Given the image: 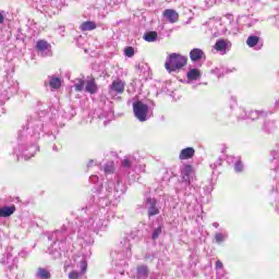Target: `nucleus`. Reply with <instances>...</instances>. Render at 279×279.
<instances>
[{"label": "nucleus", "instance_id": "f257e3e1", "mask_svg": "<svg viewBox=\"0 0 279 279\" xmlns=\"http://www.w3.org/2000/svg\"><path fill=\"white\" fill-rule=\"evenodd\" d=\"M186 57L179 53H171L165 63V69L168 73H173L174 71H180L183 66H186Z\"/></svg>", "mask_w": 279, "mask_h": 279}, {"label": "nucleus", "instance_id": "f03ea898", "mask_svg": "<svg viewBox=\"0 0 279 279\" xmlns=\"http://www.w3.org/2000/svg\"><path fill=\"white\" fill-rule=\"evenodd\" d=\"M133 112L138 121H147V112H149V107L143 104V101H136L133 104Z\"/></svg>", "mask_w": 279, "mask_h": 279}, {"label": "nucleus", "instance_id": "7ed1b4c3", "mask_svg": "<svg viewBox=\"0 0 279 279\" xmlns=\"http://www.w3.org/2000/svg\"><path fill=\"white\" fill-rule=\"evenodd\" d=\"M109 92L116 93V95H123L125 93V82L117 78L109 85Z\"/></svg>", "mask_w": 279, "mask_h": 279}, {"label": "nucleus", "instance_id": "20e7f679", "mask_svg": "<svg viewBox=\"0 0 279 279\" xmlns=\"http://www.w3.org/2000/svg\"><path fill=\"white\" fill-rule=\"evenodd\" d=\"M162 16L163 19H166L168 21V23H178L180 21V13H178L175 10L173 9H166L162 12Z\"/></svg>", "mask_w": 279, "mask_h": 279}, {"label": "nucleus", "instance_id": "39448f33", "mask_svg": "<svg viewBox=\"0 0 279 279\" xmlns=\"http://www.w3.org/2000/svg\"><path fill=\"white\" fill-rule=\"evenodd\" d=\"M190 59L192 62H199L206 60V53L199 48H194L190 51Z\"/></svg>", "mask_w": 279, "mask_h": 279}, {"label": "nucleus", "instance_id": "423d86ee", "mask_svg": "<svg viewBox=\"0 0 279 279\" xmlns=\"http://www.w3.org/2000/svg\"><path fill=\"white\" fill-rule=\"evenodd\" d=\"M85 90L86 93H89L90 95H95L97 90H99V87L97 86V82L95 81V77H92L90 80L86 81L85 83Z\"/></svg>", "mask_w": 279, "mask_h": 279}, {"label": "nucleus", "instance_id": "0eeeda50", "mask_svg": "<svg viewBox=\"0 0 279 279\" xmlns=\"http://www.w3.org/2000/svg\"><path fill=\"white\" fill-rule=\"evenodd\" d=\"M195 156V148L193 147H186L181 150L179 158L180 160H191Z\"/></svg>", "mask_w": 279, "mask_h": 279}, {"label": "nucleus", "instance_id": "6e6552de", "mask_svg": "<svg viewBox=\"0 0 279 279\" xmlns=\"http://www.w3.org/2000/svg\"><path fill=\"white\" fill-rule=\"evenodd\" d=\"M16 213V206H4L0 207V217L7 218L12 217Z\"/></svg>", "mask_w": 279, "mask_h": 279}, {"label": "nucleus", "instance_id": "1a4fd4ad", "mask_svg": "<svg viewBox=\"0 0 279 279\" xmlns=\"http://www.w3.org/2000/svg\"><path fill=\"white\" fill-rule=\"evenodd\" d=\"M228 45H230V41H228V39L220 38L214 45V49L216 51H226L228 49Z\"/></svg>", "mask_w": 279, "mask_h": 279}, {"label": "nucleus", "instance_id": "9d476101", "mask_svg": "<svg viewBox=\"0 0 279 279\" xmlns=\"http://www.w3.org/2000/svg\"><path fill=\"white\" fill-rule=\"evenodd\" d=\"M81 32H93V29H97V24L93 21L83 22L80 26Z\"/></svg>", "mask_w": 279, "mask_h": 279}, {"label": "nucleus", "instance_id": "9b49d317", "mask_svg": "<svg viewBox=\"0 0 279 279\" xmlns=\"http://www.w3.org/2000/svg\"><path fill=\"white\" fill-rule=\"evenodd\" d=\"M191 173H193V166L186 165L181 172L183 182H189V180H191Z\"/></svg>", "mask_w": 279, "mask_h": 279}, {"label": "nucleus", "instance_id": "f8f14e48", "mask_svg": "<svg viewBox=\"0 0 279 279\" xmlns=\"http://www.w3.org/2000/svg\"><path fill=\"white\" fill-rule=\"evenodd\" d=\"M37 51H47L48 49H51V44L45 39H40L36 44Z\"/></svg>", "mask_w": 279, "mask_h": 279}, {"label": "nucleus", "instance_id": "ddd939ff", "mask_svg": "<svg viewBox=\"0 0 279 279\" xmlns=\"http://www.w3.org/2000/svg\"><path fill=\"white\" fill-rule=\"evenodd\" d=\"M157 39L158 33L156 31L148 32L144 35V40H146V43H156Z\"/></svg>", "mask_w": 279, "mask_h": 279}, {"label": "nucleus", "instance_id": "4468645a", "mask_svg": "<svg viewBox=\"0 0 279 279\" xmlns=\"http://www.w3.org/2000/svg\"><path fill=\"white\" fill-rule=\"evenodd\" d=\"M102 171H104L107 175H112V173H114V171H116L114 161H109V162H107V163L102 167Z\"/></svg>", "mask_w": 279, "mask_h": 279}, {"label": "nucleus", "instance_id": "2eb2a0df", "mask_svg": "<svg viewBox=\"0 0 279 279\" xmlns=\"http://www.w3.org/2000/svg\"><path fill=\"white\" fill-rule=\"evenodd\" d=\"M202 77V73L197 69H192L187 72V80L195 81Z\"/></svg>", "mask_w": 279, "mask_h": 279}, {"label": "nucleus", "instance_id": "dca6fc26", "mask_svg": "<svg viewBox=\"0 0 279 279\" xmlns=\"http://www.w3.org/2000/svg\"><path fill=\"white\" fill-rule=\"evenodd\" d=\"M37 278L51 279V272H49V270H47L46 268L39 267L37 269Z\"/></svg>", "mask_w": 279, "mask_h": 279}, {"label": "nucleus", "instance_id": "f3484780", "mask_svg": "<svg viewBox=\"0 0 279 279\" xmlns=\"http://www.w3.org/2000/svg\"><path fill=\"white\" fill-rule=\"evenodd\" d=\"M258 43H260V37L258 36H248V38L246 39L247 47H256Z\"/></svg>", "mask_w": 279, "mask_h": 279}, {"label": "nucleus", "instance_id": "a211bd4d", "mask_svg": "<svg viewBox=\"0 0 279 279\" xmlns=\"http://www.w3.org/2000/svg\"><path fill=\"white\" fill-rule=\"evenodd\" d=\"M49 86L58 90L62 86V81L59 77H51Z\"/></svg>", "mask_w": 279, "mask_h": 279}, {"label": "nucleus", "instance_id": "6ab92c4d", "mask_svg": "<svg viewBox=\"0 0 279 279\" xmlns=\"http://www.w3.org/2000/svg\"><path fill=\"white\" fill-rule=\"evenodd\" d=\"M156 215H160V209H158V207H156V205H151L148 208V217H156Z\"/></svg>", "mask_w": 279, "mask_h": 279}, {"label": "nucleus", "instance_id": "aec40b11", "mask_svg": "<svg viewBox=\"0 0 279 279\" xmlns=\"http://www.w3.org/2000/svg\"><path fill=\"white\" fill-rule=\"evenodd\" d=\"M86 85V82L84 80H80L78 83L74 85V88L77 93H82L84 90V86Z\"/></svg>", "mask_w": 279, "mask_h": 279}, {"label": "nucleus", "instance_id": "412c9836", "mask_svg": "<svg viewBox=\"0 0 279 279\" xmlns=\"http://www.w3.org/2000/svg\"><path fill=\"white\" fill-rule=\"evenodd\" d=\"M124 56H126V58H134V48L132 46L124 48Z\"/></svg>", "mask_w": 279, "mask_h": 279}, {"label": "nucleus", "instance_id": "4be33fe9", "mask_svg": "<svg viewBox=\"0 0 279 279\" xmlns=\"http://www.w3.org/2000/svg\"><path fill=\"white\" fill-rule=\"evenodd\" d=\"M160 234H162V227H158L157 229H155L151 235L153 241H156V239H158Z\"/></svg>", "mask_w": 279, "mask_h": 279}, {"label": "nucleus", "instance_id": "5701e85b", "mask_svg": "<svg viewBox=\"0 0 279 279\" xmlns=\"http://www.w3.org/2000/svg\"><path fill=\"white\" fill-rule=\"evenodd\" d=\"M82 278V274H80L77 270H72L69 274V279H80Z\"/></svg>", "mask_w": 279, "mask_h": 279}, {"label": "nucleus", "instance_id": "b1692460", "mask_svg": "<svg viewBox=\"0 0 279 279\" xmlns=\"http://www.w3.org/2000/svg\"><path fill=\"white\" fill-rule=\"evenodd\" d=\"M122 167L124 169H131L132 168V161H130V159L125 158L122 160Z\"/></svg>", "mask_w": 279, "mask_h": 279}, {"label": "nucleus", "instance_id": "393cba45", "mask_svg": "<svg viewBox=\"0 0 279 279\" xmlns=\"http://www.w3.org/2000/svg\"><path fill=\"white\" fill-rule=\"evenodd\" d=\"M87 269H88V263L86 260L81 262L82 274H86Z\"/></svg>", "mask_w": 279, "mask_h": 279}, {"label": "nucleus", "instance_id": "a878e982", "mask_svg": "<svg viewBox=\"0 0 279 279\" xmlns=\"http://www.w3.org/2000/svg\"><path fill=\"white\" fill-rule=\"evenodd\" d=\"M215 241H216V243H223V241H225L223 234L216 233L215 234Z\"/></svg>", "mask_w": 279, "mask_h": 279}, {"label": "nucleus", "instance_id": "bb28decb", "mask_svg": "<svg viewBox=\"0 0 279 279\" xmlns=\"http://www.w3.org/2000/svg\"><path fill=\"white\" fill-rule=\"evenodd\" d=\"M235 171H238V173H241V171H243V162L238 161L235 163Z\"/></svg>", "mask_w": 279, "mask_h": 279}, {"label": "nucleus", "instance_id": "cd10ccee", "mask_svg": "<svg viewBox=\"0 0 279 279\" xmlns=\"http://www.w3.org/2000/svg\"><path fill=\"white\" fill-rule=\"evenodd\" d=\"M137 271H138V274H143L145 276L147 274V267L138 266Z\"/></svg>", "mask_w": 279, "mask_h": 279}, {"label": "nucleus", "instance_id": "c85d7f7f", "mask_svg": "<svg viewBox=\"0 0 279 279\" xmlns=\"http://www.w3.org/2000/svg\"><path fill=\"white\" fill-rule=\"evenodd\" d=\"M146 204H149V206H156L157 202L155 198L148 197L146 199Z\"/></svg>", "mask_w": 279, "mask_h": 279}, {"label": "nucleus", "instance_id": "c756f323", "mask_svg": "<svg viewBox=\"0 0 279 279\" xmlns=\"http://www.w3.org/2000/svg\"><path fill=\"white\" fill-rule=\"evenodd\" d=\"M216 269H223V263L221 260L216 262Z\"/></svg>", "mask_w": 279, "mask_h": 279}, {"label": "nucleus", "instance_id": "7c9ffc66", "mask_svg": "<svg viewBox=\"0 0 279 279\" xmlns=\"http://www.w3.org/2000/svg\"><path fill=\"white\" fill-rule=\"evenodd\" d=\"M5 22V16L0 12V25Z\"/></svg>", "mask_w": 279, "mask_h": 279}]
</instances>
